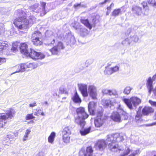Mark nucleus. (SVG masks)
<instances>
[{
	"label": "nucleus",
	"mask_w": 156,
	"mask_h": 156,
	"mask_svg": "<svg viewBox=\"0 0 156 156\" xmlns=\"http://www.w3.org/2000/svg\"><path fill=\"white\" fill-rule=\"evenodd\" d=\"M20 52L25 55L28 53V50L27 49V46L25 43H22L20 46Z\"/></svg>",
	"instance_id": "24"
},
{
	"label": "nucleus",
	"mask_w": 156,
	"mask_h": 156,
	"mask_svg": "<svg viewBox=\"0 0 156 156\" xmlns=\"http://www.w3.org/2000/svg\"><path fill=\"white\" fill-rule=\"evenodd\" d=\"M132 88L129 86L126 87L124 89L123 93L126 94H129L131 90H132Z\"/></svg>",
	"instance_id": "36"
},
{
	"label": "nucleus",
	"mask_w": 156,
	"mask_h": 156,
	"mask_svg": "<svg viewBox=\"0 0 156 156\" xmlns=\"http://www.w3.org/2000/svg\"><path fill=\"white\" fill-rule=\"evenodd\" d=\"M149 102L151 105L154 106L156 107V102L154 101L151 100H149Z\"/></svg>",
	"instance_id": "51"
},
{
	"label": "nucleus",
	"mask_w": 156,
	"mask_h": 156,
	"mask_svg": "<svg viewBox=\"0 0 156 156\" xmlns=\"http://www.w3.org/2000/svg\"><path fill=\"white\" fill-rule=\"evenodd\" d=\"M109 90L107 89H103L102 91V92L103 94H108Z\"/></svg>",
	"instance_id": "50"
},
{
	"label": "nucleus",
	"mask_w": 156,
	"mask_h": 156,
	"mask_svg": "<svg viewBox=\"0 0 156 156\" xmlns=\"http://www.w3.org/2000/svg\"><path fill=\"white\" fill-rule=\"evenodd\" d=\"M102 102L103 106L105 108L108 107L111 104V100L107 99H103Z\"/></svg>",
	"instance_id": "28"
},
{
	"label": "nucleus",
	"mask_w": 156,
	"mask_h": 156,
	"mask_svg": "<svg viewBox=\"0 0 156 156\" xmlns=\"http://www.w3.org/2000/svg\"><path fill=\"white\" fill-rule=\"evenodd\" d=\"M26 55L29 56L33 59H42L44 58V55L40 52H38L34 50L30 49L26 54Z\"/></svg>",
	"instance_id": "10"
},
{
	"label": "nucleus",
	"mask_w": 156,
	"mask_h": 156,
	"mask_svg": "<svg viewBox=\"0 0 156 156\" xmlns=\"http://www.w3.org/2000/svg\"><path fill=\"white\" fill-rule=\"evenodd\" d=\"M110 0H105L103 2H100L99 3V5H102L104 4H105L107 2H108Z\"/></svg>",
	"instance_id": "56"
},
{
	"label": "nucleus",
	"mask_w": 156,
	"mask_h": 156,
	"mask_svg": "<svg viewBox=\"0 0 156 156\" xmlns=\"http://www.w3.org/2000/svg\"><path fill=\"white\" fill-rule=\"evenodd\" d=\"M8 46V44H6L3 42H0V53L2 52L3 50L5 49Z\"/></svg>",
	"instance_id": "32"
},
{
	"label": "nucleus",
	"mask_w": 156,
	"mask_h": 156,
	"mask_svg": "<svg viewBox=\"0 0 156 156\" xmlns=\"http://www.w3.org/2000/svg\"><path fill=\"white\" fill-rule=\"evenodd\" d=\"M142 4L143 7V11H142L143 12L142 13L145 15H147L149 13V7L147 5V4L146 3L143 2Z\"/></svg>",
	"instance_id": "26"
},
{
	"label": "nucleus",
	"mask_w": 156,
	"mask_h": 156,
	"mask_svg": "<svg viewBox=\"0 0 156 156\" xmlns=\"http://www.w3.org/2000/svg\"><path fill=\"white\" fill-rule=\"evenodd\" d=\"M111 118L113 120L117 122H121V117L120 114V112L117 111L114 112L110 116Z\"/></svg>",
	"instance_id": "19"
},
{
	"label": "nucleus",
	"mask_w": 156,
	"mask_h": 156,
	"mask_svg": "<svg viewBox=\"0 0 156 156\" xmlns=\"http://www.w3.org/2000/svg\"><path fill=\"white\" fill-rule=\"evenodd\" d=\"M81 22L83 24L87 27L89 28L90 30L92 28L93 26H95V23H93V24H91L89 22L88 19H81L80 20Z\"/></svg>",
	"instance_id": "23"
},
{
	"label": "nucleus",
	"mask_w": 156,
	"mask_h": 156,
	"mask_svg": "<svg viewBox=\"0 0 156 156\" xmlns=\"http://www.w3.org/2000/svg\"><path fill=\"white\" fill-rule=\"evenodd\" d=\"M114 6V4L113 3H112L110 5L111 7H113Z\"/></svg>",
	"instance_id": "64"
},
{
	"label": "nucleus",
	"mask_w": 156,
	"mask_h": 156,
	"mask_svg": "<svg viewBox=\"0 0 156 156\" xmlns=\"http://www.w3.org/2000/svg\"><path fill=\"white\" fill-rule=\"evenodd\" d=\"M155 80H156V73L153 76L152 78L150 77L147 81L146 85L149 94H151V91L153 90V81Z\"/></svg>",
	"instance_id": "13"
},
{
	"label": "nucleus",
	"mask_w": 156,
	"mask_h": 156,
	"mask_svg": "<svg viewBox=\"0 0 156 156\" xmlns=\"http://www.w3.org/2000/svg\"><path fill=\"white\" fill-rule=\"evenodd\" d=\"M32 42L34 45L35 46H39L41 45L42 43L40 39H32Z\"/></svg>",
	"instance_id": "33"
},
{
	"label": "nucleus",
	"mask_w": 156,
	"mask_h": 156,
	"mask_svg": "<svg viewBox=\"0 0 156 156\" xmlns=\"http://www.w3.org/2000/svg\"><path fill=\"white\" fill-rule=\"evenodd\" d=\"M76 112L77 116L75 117V122L80 127L83 128L86 124L85 120L88 117L89 115L85 112L84 108L83 107L77 108Z\"/></svg>",
	"instance_id": "3"
},
{
	"label": "nucleus",
	"mask_w": 156,
	"mask_h": 156,
	"mask_svg": "<svg viewBox=\"0 0 156 156\" xmlns=\"http://www.w3.org/2000/svg\"><path fill=\"white\" fill-rule=\"evenodd\" d=\"M113 73L118 71L119 69V67L117 66H115L111 68Z\"/></svg>",
	"instance_id": "45"
},
{
	"label": "nucleus",
	"mask_w": 156,
	"mask_h": 156,
	"mask_svg": "<svg viewBox=\"0 0 156 156\" xmlns=\"http://www.w3.org/2000/svg\"><path fill=\"white\" fill-rule=\"evenodd\" d=\"M92 62V61H91V60H87L86 62V64H88L89 63V65H90L91 64Z\"/></svg>",
	"instance_id": "60"
},
{
	"label": "nucleus",
	"mask_w": 156,
	"mask_h": 156,
	"mask_svg": "<svg viewBox=\"0 0 156 156\" xmlns=\"http://www.w3.org/2000/svg\"><path fill=\"white\" fill-rule=\"evenodd\" d=\"M117 108V111L121 115V119L124 120L127 119L128 118V114L123 110L122 106L119 105Z\"/></svg>",
	"instance_id": "17"
},
{
	"label": "nucleus",
	"mask_w": 156,
	"mask_h": 156,
	"mask_svg": "<svg viewBox=\"0 0 156 156\" xmlns=\"http://www.w3.org/2000/svg\"><path fill=\"white\" fill-rule=\"evenodd\" d=\"M17 48V46H13L11 49V50L13 52H15L16 51Z\"/></svg>",
	"instance_id": "53"
},
{
	"label": "nucleus",
	"mask_w": 156,
	"mask_h": 156,
	"mask_svg": "<svg viewBox=\"0 0 156 156\" xmlns=\"http://www.w3.org/2000/svg\"><path fill=\"white\" fill-rule=\"evenodd\" d=\"M141 116L140 111H138L137 112V114L136 116L135 119L136 120H138L141 117Z\"/></svg>",
	"instance_id": "46"
},
{
	"label": "nucleus",
	"mask_w": 156,
	"mask_h": 156,
	"mask_svg": "<svg viewBox=\"0 0 156 156\" xmlns=\"http://www.w3.org/2000/svg\"><path fill=\"white\" fill-rule=\"evenodd\" d=\"M140 153L139 150H137L136 151H134L133 153L131 154V155L129 156H135V155Z\"/></svg>",
	"instance_id": "48"
},
{
	"label": "nucleus",
	"mask_w": 156,
	"mask_h": 156,
	"mask_svg": "<svg viewBox=\"0 0 156 156\" xmlns=\"http://www.w3.org/2000/svg\"><path fill=\"white\" fill-rule=\"evenodd\" d=\"M156 125V122L146 125V126H152Z\"/></svg>",
	"instance_id": "52"
},
{
	"label": "nucleus",
	"mask_w": 156,
	"mask_h": 156,
	"mask_svg": "<svg viewBox=\"0 0 156 156\" xmlns=\"http://www.w3.org/2000/svg\"><path fill=\"white\" fill-rule=\"evenodd\" d=\"M3 26L4 25L3 23H0V35L2 34L4 32L5 28Z\"/></svg>",
	"instance_id": "44"
},
{
	"label": "nucleus",
	"mask_w": 156,
	"mask_h": 156,
	"mask_svg": "<svg viewBox=\"0 0 156 156\" xmlns=\"http://www.w3.org/2000/svg\"><path fill=\"white\" fill-rule=\"evenodd\" d=\"M130 151V149H129V148H127L126 152H124V155H127L129 153Z\"/></svg>",
	"instance_id": "58"
},
{
	"label": "nucleus",
	"mask_w": 156,
	"mask_h": 156,
	"mask_svg": "<svg viewBox=\"0 0 156 156\" xmlns=\"http://www.w3.org/2000/svg\"><path fill=\"white\" fill-rule=\"evenodd\" d=\"M15 113L13 109H10L6 113L0 114V127H4L9 119H11L14 116Z\"/></svg>",
	"instance_id": "4"
},
{
	"label": "nucleus",
	"mask_w": 156,
	"mask_h": 156,
	"mask_svg": "<svg viewBox=\"0 0 156 156\" xmlns=\"http://www.w3.org/2000/svg\"><path fill=\"white\" fill-rule=\"evenodd\" d=\"M108 95L110 96H116L118 94L117 92L115 89H112V90H109Z\"/></svg>",
	"instance_id": "37"
},
{
	"label": "nucleus",
	"mask_w": 156,
	"mask_h": 156,
	"mask_svg": "<svg viewBox=\"0 0 156 156\" xmlns=\"http://www.w3.org/2000/svg\"><path fill=\"white\" fill-rule=\"evenodd\" d=\"M5 62V60L4 58H0V65Z\"/></svg>",
	"instance_id": "54"
},
{
	"label": "nucleus",
	"mask_w": 156,
	"mask_h": 156,
	"mask_svg": "<svg viewBox=\"0 0 156 156\" xmlns=\"http://www.w3.org/2000/svg\"><path fill=\"white\" fill-rule=\"evenodd\" d=\"M55 40L54 39H50L48 40L47 42L44 43L45 44L48 46H52V45L55 43Z\"/></svg>",
	"instance_id": "35"
},
{
	"label": "nucleus",
	"mask_w": 156,
	"mask_h": 156,
	"mask_svg": "<svg viewBox=\"0 0 156 156\" xmlns=\"http://www.w3.org/2000/svg\"><path fill=\"white\" fill-rule=\"evenodd\" d=\"M41 37V34L40 32L39 31H36L33 34L31 39H32L37 38L40 39Z\"/></svg>",
	"instance_id": "27"
},
{
	"label": "nucleus",
	"mask_w": 156,
	"mask_h": 156,
	"mask_svg": "<svg viewBox=\"0 0 156 156\" xmlns=\"http://www.w3.org/2000/svg\"><path fill=\"white\" fill-rule=\"evenodd\" d=\"M96 105V103L94 102H90L88 104V110L90 115H94L95 113V107Z\"/></svg>",
	"instance_id": "20"
},
{
	"label": "nucleus",
	"mask_w": 156,
	"mask_h": 156,
	"mask_svg": "<svg viewBox=\"0 0 156 156\" xmlns=\"http://www.w3.org/2000/svg\"><path fill=\"white\" fill-rule=\"evenodd\" d=\"M46 4V3L44 2H41V6L42 7V9H41L39 7V4L36 3L30 6L29 9L31 11L40 13V16H42L46 13L45 10Z\"/></svg>",
	"instance_id": "5"
},
{
	"label": "nucleus",
	"mask_w": 156,
	"mask_h": 156,
	"mask_svg": "<svg viewBox=\"0 0 156 156\" xmlns=\"http://www.w3.org/2000/svg\"><path fill=\"white\" fill-rule=\"evenodd\" d=\"M18 70L17 71V72H22L24 71L26 69L25 64H20L18 66Z\"/></svg>",
	"instance_id": "34"
},
{
	"label": "nucleus",
	"mask_w": 156,
	"mask_h": 156,
	"mask_svg": "<svg viewBox=\"0 0 156 156\" xmlns=\"http://www.w3.org/2000/svg\"><path fill=\"white\" fill-rule=\"evenodd\" d=\"M88 92L93 99H95L96 98L97 93L96 87L93 85L89 86L88 88Z\"/></svg>",
	"instance_id": "16"
},
{
	"label": "nucleus",
	"mask_w": 156,
	"mask_h": 156,
	"mask_svg": "<svg viewBox=\"0 0 156 156\" xmlns=\"http://www.w3.org/2000/svg\"><path fill=\"white\" fill-rule=\"evenodd\" d=\"M72 99L73 101L76 103H80L81 102V100L76 92L75 93L74 96L72 98Z\"/></svg>",
	"instance_id": "25"
},
{
	"label": "nucleus",
	"mask_w": 156,
	"mask_h": 156,
	"mask_svg": "<svg viewBox=\"0 0 156 156\" xmlns=\"http://www.w3.org/2000/svg\"><path fill=\"white\" fill-rule=\"evenodd\" d=\"M123 140V136L118 133L107 135V144H108V148L113 152L123 151V147L121 146H119L117 142L122 141Z\"/></svg>",
	"instance_id": "2"
},
{
	"label": "nucleus",
	"mask_w": 156,
	"mask_h": 156,
	"mask_svg": "<svg viewBox=\"0 0 156 156\" xmlns=\"http://www.w3.org/2000/svg\"><path fill=\"white\" fill-rule=\"evenodd\" d=\"M55 136V133L54 132H52L48 138V142L52 144L54 140Z\"/></svg>",
	"instance_id": "29"
},
{
	"label": "nucleus",
	"mask_w": 156,
	"mask_h": 156,
	"mask_svg": "<svg viewBox=\"0 0 156 156\" xmlns=\"http://www.w3.org/2000/svg\"><path fill=\"white\" fill-rule=\"evenodd\" d=\"M81 3H76L73 6V7L76 9H77L78 8L81 7H80Z\"/></svg>",
	"instance_id": "49"
},
{
	"label": "nucleus",
	"mask_w": 156,
	"mask_h": 156,
	"mask_svg": "<svg viewBox=\"0 0 156 156\" xmlns=\"http://www.w3.org/2000/svg\"><path fill=\"white\" fill-rule=\"evenodd\" d=\"M105 73L109 75L112 74L113 73L111 68H107L105 71Z\"/></svg>",
	"instance_id": "43"
},
{
	"label": "nucleus",
	"mask_w": 156,
	"mask_h": 156,
	"mask_svg": "<svg viewBox=\"0 0 156 156\" xmlns=\"http://www.w3.org/2000/svg\"><path fill=\"white\" fill-rule=\"evenodd\" d=\"M36 105V102H33L32 103L29 104V106L30 107H33Z\"/></svg>",
	"instance_id": "55"
},
{
	"label": "nucleus",
	"mask_w": 156,
	"mask_h": 156,
	"mask_svg": "<svg viewBox=\"0 0 156 156\" xmlns=\"http://www.w3.org/2000/svg\"><path fill=\"white\" fill-rule=\"evenodd\" d=\"M93 150L91 146L87 147L84 151V148H82L79 152L80 154H83L84 156H92L93 154Z\"/></svg>",
	"instance_id": "14"
},
{
	"label": "nucleus",
	"mask_w": 156,
	"mask_h": 156,
	"mask_svg": "<svg viewBox=\"0 0 156 156\" xmlns=\"http://www.w3.org/2000/svg\"><path fill=\"white\" fill-rule=\"evenodd\" d=\"M111 8V7L110 6H109V7H108L107 8V9L108 10H110V9Z\"/></svg>",
	"instance_id": "63"
},
{
	"label": "nucleus",
	"mask_w": 156,
	"mask_h": 156,
	"mask_svg": "<svg viewBox=\"0 0 156 156\" xmlns=\"http://www.w3.org/2000/svg\"><path fill=\"white\" fill-rule=\"evenodd\" d=\"M130 36L123 40L122 44L124 45H129L133 42L137 43L139 41V37L136 34L133 35L131 33H130Z\"/></svg>",
	"instance_id": "8"
},
{
	"label": "nucleus",
	"mask_w": 156,
	"mask_h": 156,
	"mask_svg": "<svg viewBox=\"0 0 156 156\" xmlns=\"http://www.w3.org/2000/svg\"><path fill=\"white\" fill-rule=\"evenodd\" d=\"M25 66L26 68H30L31 69H34L35 68V67L34 66V63H27V64H25Z\"/></svg>",
	"instance_id": "41"
},
{
	"label": "nucleus",
	"mask_w": 156,
	"mask_h": 156,
	"mask_svg": "<svg viewBox=\"0 0 156 156\" xmlns=\"http://www.w3.org/2000/svg\"><path fill=\"white\" fill-rule=\"evenodd\" d=\"M71 133V129L69 127H66L63 129L62 134V139L64 143L66 144L69 143L70 138L69 135Z\"/></svg>",
	"instance_id": "9"
},
{
	"label": "nucleus",
	"mask_w": 156,
	"mask_h": 156,
	"mask_svg": "<svg viewBox=\"0 0 156 156\" xmlns=\"http://www.w3.org/2000/svg\"><path fill=\"white\" fill-rule=\"evenodd\" d=\"M81 5L80 7L82 8H86L87 7V4H83V2H80Z\"/></svg>",
	"instance_id": "57"
},
{
	"label": "nucleus",
	"mask_w": 156,
	"mask_h": 156,
	"mask_svg": "<svg viewBox=\"0 0 156 156\" xmlns=\"http://www.w3.org/2000/svg\"><path fill=\"white\" fill-rule=\"evenodd\" d=\"M132 11L133 13L137 15H140L143 12L141 8L137 6H133Z\"/></svg>",
	"instance_id": "22"
},
{
	"label": "nucleus",
	"mask_w": 156,
	"mask_h": 156,
	"mask_svg": "<svg viewBox=\"0 0 156 156\" xmlns=\"http://www.w3.org/2000/svg\"><path fill=\"white\" fill-rule=\"evenodd\" d=\"M103 110L102 109L98 112L97 117L94 120V125L96 127H100L104 122L105 117L103 115Z\"/></svg>",
	"instance_id": "7"
},
{
	"label": "nucleus",
	"mask_w": 156,
	"mask_h": 156,
	"mask_svg": "<svg viewBox=\"0 0 156 156\" xmlns=\"http://www.w3.org/2000/svg\"><path fill=\"white\" fill-rule=\"evenodd\" d=\"M121 14V9L118 8L114 9L112 13V16L116 17Z\"/></svg>",
	"instance_id": "31"
},
{
	"label": "nucleus",
	"mask_w": 156,
	"mask_h": 156,
	"mask_svg": "<svg viewBox=\"0 0 156 156\" xmlns=\"http://www.w3.org/2000/svg\"><path fill=\"white\" fill-rule=\"evenodd\" d=\"M153 118L154 119L156 120V115L155 114V115L153 117Z\"/></svg>",
	"instance_id": "62"
},
{
	"label": "nucleus",
	"mask_w": 156,
	"mask_h": 156,
	"mask_svg": "<svg viewBox=\"0 0 156 156\" xmlns=\"http://www.w3.org/2000/svg\"><path fill=\"white\" fill-rule=\"evenodd\" d=\"M34 117L33 115L32 114H28L27 115L26 117V119L27 120H30L33 119Z\"/></svg>",
	"instance_id": "47"
},
{
	"label": "nucleus",
	"mask_w": 156,
	"mask_h": 156,
	"mask_svg": "<svg viewBox=\"0 0 156 156\" xmlns=\"http://www.w3.org/2000/svg\"><path fill=\"white\" fill-rule=\"evenodd\" d=\"M147 2L151 5L156 7V0H147Z\"/></svg>",
	"instance_id": "40"
},
{
	"label": "nucleus",
	"mask_w": 156,
	"mask_h": 156,
	"mask_svg": "<svg viewBox=\"0 0 156 156\" xmlns=\"http://www.w3.org/2000/svg\"><path fill=\"white\" fill-rule=\"evenodd\" d=\"M48 105V103L47 101H46L43 103V105Z\"/></svg>",
	"instance_id": "61"
},
{
	"label": "nucleus",
	"mask_w": 156,
	"mask_h": 156,
	"mask_svg": "<svg viewBox=\"0 0 156 156\" xmlns=\"http://www.w3.org/2000/svg\"><path fill=\"white\" fill-rule=\"evenodd\" d=\"M90 129L91 128L90 127L84 129H82L80 130V133L82 135L84 136L89 133Z\"/></svg>",
	"instance_id": "30"
},
{
	"label": "nucleus",
	"mask_w": 156,
	"mask_h": 156,
	"mask_svg": "<svg viewBox=\"0 0 156 156\" xmlns=\"http://www.w3.org/2000/svg\"><path fill=\"white\" fill-rule=\"evenodd\" d=\"M31 132L30 130L27 129L26 130V131L25 133V134L23 136V141H24L27 140L28 138V135L30 134Z\"/></svg>",
	"instance_id": "39"
},
{
	"label": "nucleus",
	"mask_w": 156,
	"mask_h": 156,
	"mask_svg": "<svg viewBox=\"0 0 156 156\" xmlns=\"http://www.w3.org/2000/svg\"><path fill=\"white\" fill-rule=\"evenodd\" d=\"M35 156H43V153L42 152L38 153Z\"/></svg>",
	"instance_id": "59"
},
{
	"label": "nucleus",
	"mask_w": 156,
	"mask_h": 156,
	"mask_svg": "<svg viewBox=\"0 0 156 156\" xmlns=\"http://www.w3.org/2000/svg\"><path fill=\"white\" fill-rule=\"evenodd\" d=\"M107 142V139L106 141L102 139L98 140L95 145L96 149L100 151L103 150L105 148L106 146H108Z\"/></svg>",
	"instance_id": "12"
},
{
	"label": "nucleus",
	"mask_w": 156,
	"mask_h": 156,
	"mask_svg": "<svg viewBox=\"0 0 156 156\" xmlns=\"http://www.w3.org/2000/svg\"><path fill=\"white\" fill-rule=\"evenodd\" d=\"M76 42L74 37L73 36H71L70 38L69 41L68 42V44L70 45L74 44Z\"/></svg>",
	"instance_id": "42"
},
{
	"label": "nucleus",
	"mask_w": 156,
	"mask_h": 156,
	"mask_svg": "<svg viewBox=\"0 0 156 156\" xmlns=\"http://www.w3.org/2000/svg\"><path fill=\"white\" fill-rule=\"evenodd\" d=\"M15 13L18 17L14 21L13 23L19 29H26L31 26L35 21L36 18L33 16L26 19V14L23 10L19 9Z\"/></svg>",
	"instance_id": "1"
},
{
	"label": "nucleus",
	"mask_w": 156,
	"mask_h": 156,
	"mask_svg": "<svg viewBox=\"0 0 156 156\" xmlns=\"http://www.w3.org/2000/svg\"><path fill=\"white\" fill-rule=\"evenodd\" d=\"M73 27L76 30H79L80 35L82 36H86L88 34L87 30L80 26L75 25Z\"/></svg>",
	"instance_id": "18"
},
{
	"label": "nucleus",
	"mask_w": 156,
	"mask_h": 156,
	"mask_svg": "<svg viewBox=\"0 0 156 156\" xmlns=\"http://www.w3.org/2000/svg\"><path fill=\"white\" fill-rule=\"evenodd\" d=\"M64 48L63 44L61 42H59L56 45L50 49L49 51L52 55H57L61 49H63Z\"/></svg>",
	"instance_id": "11"
},
{
	"label": "nucleus",
	"mask_w": 156,
	"mask_h": 156,
	"mask_svg": "<svg viewBox=\"0 0 156 156\" xmlns=\"http://www.w3.org/2000/svg\"><path fill=\"white\" fill-rule=\"evenodd\" d=\"M122 100L131 110L133 109V106L136 107L138 105L141 101L140 99L135 97H132L129 99L123 97L122 98Z\"/></svg>",
	"instance_id": "6"
},
{
	"label": "nucleus",
	"mask_w": 156,
	"mask_h": 156,
	"mask_svg": "<svg viewBox=\"0 0 156 156\" xmlns=\"http://www.w3.org/2000/svg\"><path fill=\"white\" fill-rule=\"evenodd\" d=\"M59 93L61 94H68V92L66 91V89L63 87H61L59 90Z\"/></svg>",
	"instance_id": "38"
},
{
	"label": "nucleus",
	"mask_w": 156,
	"mask_h": 156,
	"mask_svg": "<svg viewBox=\"0 0 156 156\" xmlns=\"http://www.w3.org/2000/svg\"><path fill=\"white\" fill-rule=\"evenodd\" d=\"M78 86L83 96L86 97L88 96L87 85L84 83L78 84Z\"/></svg>",
	"instance_id": "15"
},
{
	"label": "nucleus",
	"mask_w": 156,
	"mask_h": 156,
	"mask_svg": "<svg viewBox=\"0 0 156 156\" xmlns=\"http://www.w3.org/2000/svg\"><path fill=\"white\" fill-rule=\"evenodd\" d=\"M154 111V109L151 107L145 106L142 109V113L143 115H147Z\"/></svg>",
	"instance_id": "21"
}]
</instances>
